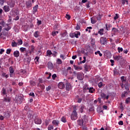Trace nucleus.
Instances as JSON below:
<instances>
[{"label": "nucleus", "instance_id": "obj_1", "mask_svg": "<svg viewBox=\"0 0 130 130\" xmlns=\"http://www.w3.org/2000/svg\"><path fill=\"white\" fill-rule=\"evenodd\" d=\"M77 108L78 106H73L72 113L71 115L72 120H76V119H78V112H77V110H78Z\"/></svg>", "mask_w": 130, "mask_h": 130}, {"label": "nucleus", "instance_id": "obj_2", "mask_svg": "<svg viewBox=\"0 0 130 130\" xmlns=\"http://www.w3.org/2000/svg\"><path fill=\"white\" fill-rule=\"evenodd\" d=\"M15 4L16 2H15V0H9L7 3L8 6H9L10 8H14Z\"/></svg>", "mask_w": 130, "mask_h": 130}, {"label": "nucleus", "instance_id": "obj_3", "mask_svg": "<svg viewBox=\"0 0 130 130\" xmlns=\"http://www.w3.org/2000/svg\"><path fill=\"white\" fill-rule=\"evenodd\" d=\"M82 119L83 121L84 125H86L88 121H89V117L86 116V115H85L83 117H82Z\"/></svg>", "mask_w": 130, "mask_h": 130}, {"label": "nucleus", "instance_id": "obj_4", "mask_svg": "<svg viewBox=\"0 0 130 130\" xmlns=\"http://www.w3.org/2000/svg\"><path fill=\"white\" fill-rule=\"evenodd\" d=\"M107 42V39H106V37H103L100 38L101 44L103 45H105V44Z\"/></svg>", "mask_w": 130, "mask_h": 130}, {"label": "nucleus", "instance_id": "obj_5", "mask_svg": "<svg viewBox=\"0 0 130 130\" xmlns=\"http://www.w3.org/2000/svg\"><path fill=\"white\" fill-rule=\"evenodd\" d=\"M26 9H30V8H32V1H28L26 2L25 4Z\"/></svg>", "mask_w": 130, "mask_h": 130}, {"label": "nucleus", "instance_id": "obj_6", "mask_svg": "<svg viewBox=\"0 0 130 130\" xmlns=\"http://www.w3.org/2000/svg\"><path fill=\"white\" fill-rule=\"evenodd\" d=\"M85 109H86V106H85V105H80L79 107V112H80V113H83Z\"/></svg>", "mask_w": 130, "mask_h": 130}, {"label": "nucleus", "instance_id": "obj_7", "mask_svg": "<svg viewBox=\"0 0 130 130\" xmlns=\"http://www.w3.org/2000/svg\"><path fill=\"white\" fill-rule=\"evenodd\" d=\"M77 78L80 81H82L83 79H84V76H83V74L81 73H78L77 74Z\"/></svg>", "mask_w": 130, "mask_h": 130}, {"label": "nucleus", "instance_id": "obj_8", "mask_svg": "<svg viewBox=\"0 0 130 130\" xmlns=\"http://www.w3.org/2000/svg\"><path fill=\"white\" fill-rule=\"evenodd\" d=\"M11 98L10 96H8V95H6V97L4 98V99L3 100V101H4V102H8L10 103L11 102Z\"/></svg>", "mask_w": 130, "mask_h": 130}, {"label": "nucleus", "instance_id": "obj_9", "mask_svg": "<svg viewBox=\"0 0 130 130\" xmlns=\"http://www.w3.org/2000/svg\"><path fill=\"white\" fill-rule=\"evenodd\" d=\"M3 10L5 13H8V12H10L11 9H10V7L9 5H6L3 7Z\"/></svg>", "mask_w": 130, "mask_h": 130}, {"label": "nucleus", "instance_id": "obj_10", "mask_svg": "<svg viewBox=\"0 0 130 130\" xmlns=\"http://www.w3.org/2000/svg\"><path fill=\"white\" fill-rule=\"evenodd\" d=\"M42 122V121L41 120V119L39 118H36L35 119V123L36 124H41Z\"/></svg>", "mask_w": 130, "mask_h": 130}, {"label": "nucleus", "instance_id": "obj_11", "mask_svg": "<svg viewBox=\"0 0 130 130\" xmlns=\"http://www.w3.org/2000/svg\"><path fill=\"white\" fill-rule=\"evenodd\" d=\"M52 123L54 126H57L59 124V121L58 120H53Z\"/></svg>", "mask_w": 130, "mask_h": 130}, {"label": "nucleus", "instance_id": "obj_12", "mask_svg": "<svg viewBox=\"0 0 130 130\" xmlns=\"http://www.w3.org/2000/svg\"><path fill=\"white\" fill-rule=\"evenodd\" d=\"M37 12H38V5H37L35 7H33L32 14L34 15H35V13Z\"/></svg>", "mask_w": 130, "mask_h": 130}, {"label": "nucleus", "instance_id": "obj_13", "mask_svg": "<svg viewBox=\"0 0 130 130\" xmlns=\"http://www.w3.org/2000/svg\"><path fill=\"white\" fill-rule=\"evenodd\" d=\"M66 90H67V91H70V90H72V85H71V83H67Z\"/></svg>", "mask_w": 130, "mask_h": 130}, {"label": "nucleus", "instance_id": "obj_14", "mask_svg": "<svg viewBox=\"0 0 130 130\" xmlns=\"http://www.w3.org/2000/svg\"><path fill=\"white\" fill-rule=\"evenodd\" d=\"M84 69H85V71H86V72H89V71H90V70H91V67L89 65L85 64H84Z\"/></svg>", "mask_w": 130, "mask_h": 130}, {"label": "nucleus", "instance_id": "obj_15", "mask_svg": "<svg viewBox=\"0 0 130 130\" xmlns=\"http://www.w3.org/2000/svg\"><path fill=\"white\" fill-rule=\"evenodd\" d=\"M58 87L59 89H64V84L62 82H60L58 84Z\"/></svg>", "mask_w": 130, "mask_h": 130}, {"label": "nucleus", "instance_id": "obj_16", "mask_svg": "<svg viewBox=\"0 0 130 130\" xmlns=\"http://www.w3.org/2000/svg\"><path fill=\"white\" fill-rule=\"evenodd\" d=\"M101 97L103 99H107V100L108 99V98H109V95H107L106 96V94H105V93H102L101 94Z\"/></svg>", "mask_w": 130, "mask_h": 130}, {"label": "nucleus", "instance_id": "obj_17", "mask_svg": "<svg viewBox=\"0 0 130 130\" xmlns=\"http://www.w3.org/2000/svg\"><path fill=\"white\" fill-rule=\"evenodd\" d=\"M15 99L18 104H21V103H22V98H21V97H16Z\"/></svg>", "mask_w": 130, "mask_h": 130}, {"label": "nucleus", "instance_id": "obj_18", "mask_svg": "<svg viewBox=\"0 0 130 130\" xmlns=\"http://www.w3.org/2000/svg\"><path fill=\"white\" fill-rule=\"evenodd\" d=\"M77 123L78 125H80V126H83V125H84V122L82 119L81 120V119L78 120L77 121Z\"/></svg>", "mask_w": 130, "mask_h": 130}, {"label": "nucleus", "instance_id": "obj_19", "mask_svg": "<svg viewBox=\"0 0 130 130\" xmlns=\"http://www.w3.org/2000/svg\"><path fill=\"white\" fill-rule=\"evenodd\" d=\"M13 55L15 57H19L20 56V52L19 51H15L13 53Z\"/></svg>", "mask_w": 130, "mask_h": 130}, {"label": "nucleus", "instance_id": "obj_20", "mask_svg": "<svg viewBox=\"0 0 130 130\" xmlns=\"http://www.w3.org/2000/svg\"><path fill=\"white\" fill-rule=\"evenodd\" d=\"M96 17L93 16V17L91 18V22L92 24H95L97 20H96Z\"/></svg>", "mask_w": 130, "mask_h": 130}, {"label": "nucleus", "instance_id": "obj_21", "mask_svg": "<svg viewBox=\"0 0 130 130\" xmlns=\"http://www.w3.org/2000/svg\"><path fill=\"white\" fill-rule=\"evenodd\" d=\"M34 36L36 38H38V37H40V31H35L34 34Z\"/></svg>", "mask_w": 130, "mask_h": 130}, {"label": "nucleus", "instance_id": "obj_22", "mask_svg": "<svg viewBox=\"0 0 130 130\" xmlns=\"http://www.w3.org/2000/svg\"><path fill=\"white\" fill-rule=\"evenodd\" d=\"M74 68L76 71H81V70H82L81 67L77 66L76 65H74Z\"/></svg>", "mask_w": 130, "mask_h": 130}, {"label": "nucleus", "instance_id": "obj_23", "mask_svg": "<svg viewBox=\"0 0 130 130\" xmlns=\"http://www.w3.org/2000/svg\"><path fill=\"white\" fill-rule=\"evenodd\" d=\"M74 35L76 38H79V36H81V33L80 32V31H75L74 32Z\"/></svg>", "mask_w": 130, "mask_h": 130}, {"label": "nucleus", "instance_id": "obj_24", "mask_svg": "<svg viewBox=\"0 0 130 130\" xmlns=\"http://www.w3.org/2000/svg\"><path fill=\"white\" fill-rule=\"evenodd\" d=\"M34 50H35V47H34L33 45L31 46L30 51H29L30 54H31V53H34Z\"/></svg>", "mask_w": 130, "mask_h": 130}, {"label": "nucleus", "instance_id": "obj_25", "mask_svg": "<svg viewBox=\"0 0 130 130\" xmlns=\"http://www.w3.org/2000/svg\"><path fill=\"white\" fill-rule=\"evenodd\" d=\"M48 69H50V70H52L53 68V64H52V63L51 62H49L48 63Z\"/></svg>", "mask_w": 130, "mask_h": 130}, {"label": "nucleus", "instance_id": "obj_26", "mask_svg": "<svg viewBox=\"0 0 130 130\" xmlns=\"http://www.w3.org/2000/svg\"><path fill=\"white\" fill-rule=\"evenodd\" d=\"M89 87H88V85L85 84L83 86V91L84 92H86L87 90H89Z\"/></svg>", "mask_w": 130, "mask_h": 130}, {"label": "nucleus", "instance_id": "obj_27", "mask_svg": "<svg viewBox=\"0 0 130 130\" xmlns=\"http://www.w3.org/2000/svg\"><path fill=\"white\" fill-rule=\"evenodd\" d=\"M121 81L122 82V83L123 84L124 83H125L126 81V78H125V77L122 76L121 77Z\"/></svg>", "mask_w": 130, "mask_h": 130}, {"label": "nucleus", "instance_id": "obj_28", "mask_svg": "<svg viewBox=\"0 0 130 130\" xmlns=\"http://www.w3.org/2000/svg\"><path fill=\"white\" fill-rule=\"evenodd\" d=\"M88 90L89 93H94V92H95V88L93 87H89Z\"/></svg>", "mask_w": 130, "mask_h": 130}, {"label": "nucleus", "instance_id": "obj_29", "mask_svg": "<svg viewBox=\"0 0 130 130\" xmlns=\"http://www.w3.org/2000/svg\"><path fill=\"white\" fill-rule=\"evenodd\" d=\"M11 45L12 47H17L18 44H17V43H16V42H15L14 41H13V42H12Z\"/></svg>", "mask_w": 130, "mask_h": 130}, {"label": "nucleus", "instance_id": "obj_30", "mask_svg": "<svg viewBox=\"0 0 130 130\" xmlns=\"http://www.w3.org/2000/svg\"><path fill=\"white\" fill-rule=\"evenodd\" d=\"M9 72L10 74H14L15 70H14L13 67L11 66L9 68Z\"/></svg>", "mask_w": 130, "mask_h": 130}, {"label": "nucleus", "instance_id": "obj_31", "mask_svg": "<svg viewBox=\"0 0 130 130\" xmlns=\"http://www.w3.org/2000/svg\"><path fill=\"white\" fill-rule=\"evenodd\" d=\"M38 87H40L42 90H43V89L45 88V86H44L43 84H40V83L38 84Z\"/></svg>", "mask_w": 130, "mask_h": 130}, {"label": "nucleus", "instance_id": "obj_32", "mask_svg": "<svg viewBox=\"0 0 130 130\" xmlns=\"http://www.w3.org/2000/svg\"><path fill=\"white\" fill-rule=\"evenodd\" d=\"M104 32V29L102 28L99 30L98 31V34L100 35H103V32Z\"/></svg>", "mask_w": 130, "mask_h": 130}, {"label": "nucleus", "instance_id": "obj_33", "mask_svg": "<svg viewBox=\"0 0 130 130\" xmlns=\"http://www.w3.org/2000/svg\"><path fill=\"white\" fill-rule=\"evenodd\" d=\"M52 54V52L50 50H48L47 51V56H50Z\"/></svg>", "mask_w": 130, "mask_h": 130}, {"label": "nucleus", "instance_id": "obj_34", "mask_svg": "<svg viewBox=\"0 0 130 130\" xmlns=\"http://www.w3.org/2000/svg\"><path fill=\"white\" fill-rule=\"evenodd\" d=\"M121 58V56H115L114 57L115 60H119Z\"/></svg>", "mask_w": 130, "mask_h": 130}, {"label": "nucleus", "instance_id": "obj_35", "mask_svg": "<svg viewBox=\"0 0 130 130\" xmlns=\"http://www.w3.org/2000/svg\"><path fill=\"white\" fill-rule=\"evenodd\" d=\"M2 76L3 78H6V79H8L9 78V75H7L5 73H3L2 74Z\"/></svg>", "mask_w": 130, "mask_h": 130}, {"label": "nucleus", "instance_id": "obj_36", "mask_svg": "<svg viewBox=\"0 0 130 130\" xmlns=\"http://www.w3.org/2000/svg\"><path fill=\"white\" fill-rule=\"evenodd\" d=\"M91 29H92V27H91V26L87 27L86 28L85 30L86 31V32H88V33H90L91 32V30H90Z\"/></svg>", "mask_w": 130, "mask_h": 130}, {"label": "nucleus", "instance_id": "obj_37", "mask_svg": "<svg viewBox=\"0 0 130 130\" xmlns=\"http://www.w3.org/2000/svg\"><path fill=\"white\" fill-rule=\"evenodd\" d=\"M56 63L58 64H61V63H62V61H61V60L59 58H58L56 60Z\"/></svg>", "mask_w": 130, "mask_h": 130}, {"label": "nucleus", "instance_id": "obj_38", "mask_svg": "<svg viewBox=\"0 0 130 130\" xmlns=\"http://www.w3.org/2000/svg\"><path fill=\"white\" fill-rule=\"evenodd\" d=\"M49 122H50V119H46L45 120V125L46 126H47L49 124Z\"/></svg>", "mask_w": 130, "mask_h": 130}, {"label": "nucleus", "instance_id": "obj_39", "mask_svg": "<svg viewBox=\"0 0 130 130\" xmlns=\"http://www.w3.org/2000/svg\"><path fill=\"white\" fill-rule=\"evenodd\" d=\"M2 93L3 95H6L7 94V91L6 90V88H5V87H3L2 89Z\"/></svg>", "mask_w": 130, "mask_h": 130}, {"label": "nucleus", "instance_id": "obj_40", "mask_svg": "<svg viewBox=\"0 0 130 130\" xmlns=\"http://www.w3.org/2000/svg\"><path fill=\"white\" fill-rule=\"evenodd\" d=\"M23 44V41L22 39H19L18 40V45H22Z\"/></svg>", "mask_w": 130, "mask_h": 130}, {"label": "nucleus", "instance_id": "obj_41", "mask_svg": "<svg viewBox=\"0 0 130 130\" xmlns=\"http://www.w3.org/2000/svg\"><path fill=\"white\" fill-rule=\"evenodd\" d=\"M0 25H2V26H3V27H4L5 25H6V23L5 22V21L0 20Z\"/></svg>", "mask_w": 130, "mask_h": 130}, {"label": "nucleus", "instance_id": "obj_42", "mask_svg": "<svg viewBox=\"0 0 130 130\" xmlns=\"http://www.w3.org/2000/svg\"><path fill=\"white\" fill-rule=\"evenodd\" d=\"M122 5H125V3H126V5H128V1L127 0H121Z\"/></svg>", "mask_w": 130, "mask_h": 130}, {"label": "nucleus", "instance_id": "obj_43", "mask_svg": "<svg viewBox=\"0 0 130 130\" xmlns=\"http://www.w3.org/2000/svg\"><path fill=\"white\" fill-rule=\"evenodd\" d=\"M30 83L32 87H33V86H36V83L35 81H30Z\"/></svg>", "mask_w": 130, "mask_h": 130}, {"label": "nucleus", "instance_id": "obj_44", "mask_svg": "<svg viewBox=\"0 0 130 130\" xmlns=\"http://www.w3.org/2000/svg\"><path fill=\"white\" fill-rule=\"evenodd\" d=\"M118 51L119 53H120L121 52H122V51H123V49L119 47H118Z\"/></svg>", "mask_w": 130, "mask_h": 130}, {"label": "nucleus", "instance_id": "obj_45", "mask_svg": "<svg viewBox=\"0 0 130 130\" xmlns=\"http://www.w3.org/2000/svg\"><path fill=\"white\" fill-rule=\"evenodd\" d=\"M52 129H53V125H49L48 127V130H52Z\"/></svg>", "mask_w": 130, "mask_h": 130}, {"label": "nucleus", "instance_id": "obj_46", "mask_svg": "<svg viewBox=\"0 0 130 130\" xmlns=\"http://www.w3.org/2000/svg\"><path fill=\"white\" fill-rule=\"evenodd\" d=\"M35 61L37 63L39 62V56H36L35 58Z\"/></svg>", "mask_w": 130, "mask_h": 130}, {"label": "nucleus", "instance_id": "obj_47", "mask_svg": "<svg viewBox=\"0 0 130 130\" xmlns=\"http://www.w3.org/2000/svg\"><path fill=\"white\" fill-rule=\"evenodd\" d=\"M94 53L95 55L99 54L100 56H102V53L100 52V51H98L96 52H95Z\"/></svg>", "mask_w": 130, "mask_h": 130}, {"label": "nucleus", "instance_id": "obj_48", "mask_svg": "<svg viewBox=\"0 0 130 130\" xmlns=\"http://www.w3.org/2000/svg\"><path fill=\"white\" fill-rule=\"evenodd\" d=\"M20 50L21 52H24V51H26V48L21 47L20 48Z\"/></svg>", "mask_w": 130, "mask_h": 130}, {"label": "nucleus", "instance_id": "obj_49", "mask_svg": "<svg viewBox=\"0 0 130 130\" xmlns=\"http://www.w3.org/2000/svg\"><path fill=\"white\" fill-rule=\"evenodd\" d=\"M112 30H113V32H114V33H116L117 32H118V29H117L115 27L113 28Z\"/></svg>", "mask_w": 130, "mask_h": 130}, {"label": "nucleus", "instance_id": "obj_50", "mask_svg": "<svg viewBox=\"0 0 130 130\" xmlns=\"http://www.w3.org/2000/svg\"><path fill=\"white\" fill-rule=\"evenodd\" d=\"M118 18H119V16H118V14L116 13L115 14V16L114 17V19L115 20H117V19H118Z\"/></svg>", "mask_w": 130, "mask_h": 130}, {"label": "nucleus", "instance_id": "obj_51", "mask_svg": "<svg viewBox=\"0 0 130 130\" xmlns=\"http://www.w3.org/2000/svg\"><path fill=\"white\" fill-rule=\"evenodd\" d=\"M130 102V98H128L125 100V103L126 104H128Z\"/></svg>", "mask_w": 130, "mask_h": 130}, {"label": "nucleus", "instance_id": "obj_52", "mask_svg": "<svg viewBox=\"0 0 130 130\" xmlns=\"http://www.w3.org/2000/svg\"><path fill=\"white\" fill-rule=\"evenodd\" d=\"M52 54L54 56V57H55L56 56V54H57V52H56V51H54Z\"/></svg>", "mask_w": 130, "mask_h": 130}, {"label": "nucleus", "instance_id": "obj_53", "mask_svg": "<svg viewBox=\"0 0 130 130\" xmlns=\"http://www.w3.org/2000/svg\"><path fill=\"white\" fill-rule=\"evenodd\" d=\"M11 51H12V49H8L6 51V53L7 54H10L11 53Z\"/></svg>", "mask_w": 130, "mask_h": 130}, {"label": "nucleus", "instance_id": "obj_54", "mask_svg": "<svg viewBox=\"0 0 130 130\" xmlns=\"http://www.w3.org/2000/svg\"><path fill=\"white\" fill-rule=\"evenodd\" d=\"M98 86L99 88H101L102 86H103V83H102V82H100V83H99Z\"/></svg>", "mask_w": 130, "mask_h": 130}, {"label": "nucleus", "instance_id": "obj_55", "mask_svg": "<svg viewBox=\"0 0 130 130\" xmlns=\"http://www.w3.org/2000/svg\"><path fill=\"white\" fill-rule=\"evenodd\" d=\"M58 34V31H53L52 32V36H55V35H56V34Z\"/></svg>", "mask_w": 130, "mask_h": 130}, {"label": "nucleus", "instance_id": "obj_56", "mask_svg": "<svg viewBox=\"0 0 130 130\" xmlns=\"http://www.w3.org/2000/svg\"><path fill=\"white\" fill-rule=\"evenodd\" d=\"M83 61H81L80 62V63H85V62H86V57L85 56H84L83 57Z\"/></svg>", "mask_w": 130, "mask_h": 130}, {"label": "nucleus", "instance_id": "obj_57", "mask_svg": "<svg viewBox=\"0 0 130 130\" xmlns=\"http://www.w3.org/2000/svg\"><path fill=\"white\" fill-rule=\"evenodd\" d=\"M66 18L67 19V20H70L71 19V15L66 14Z\"/></svg>", "mask_w": 130, "mask_h": 130}, {"label": "nucleus", "instance_id": "obj_58", "mask_svg": "<svg viewBox=\"0 0 130 130\" xmlns=\"http://www.w3.org/2000/svg\"><path fill=\"white\" fill-rule=\"evenodd\" d=\"M70 37H71V38H75V32L74 33H71L70 34Z\"/></svg>", "mask_w": 130, "mask_h": 130}, {"label": "nucleus", "instance_id": "obj_59", "mask_svg": "<svg viewBox=\"0 0 130 130\" xmlns=\"http://www.w3.org/2000/svg\"><path fill=\"white\" fill-rule=\"evenodd\" d=\"M61 121H62V122H67V120L66 119V117H62L61 118Z\"/></svg>", "mask_w": 130, "mask_h": 130}, {"label": "nucleus", "instance_id": "obj_60", "mask_svg": "<svg viewBox=\"0 0 130 130\" xmlns=\"http://www.w3.org/2000/svg\"><path fill=\"white\" fill-rule=\"evenodd\" d=\"M110 61L111 63V66H112V67H113V66H114V61L112 59H111Z\"/></svg>", "mask_w": 130, "mask_h": 130}, {"label": "nucleus", "instance_id": "obj_61", "mask_svg": "<svg viewBox=\"0 0 130 130\" xmlns=\"http://www.w3.org/2000/svg\"><path fill=\"white\" fill-rule=\"evenodd\" d=\"M56 77H57L56 76V74H54L52 76V78L53 79V80H55V78H56Z\"/></svg>", "mask_w": 130, "mask_h": 130}, {"label": "nucleus", "instance_id": "obj_62", "mask_svg": "<svg viewBox=\"0 0 130 130\" xmlns=\"http://www.w3.org/2000/svg\"><path fill=\"white\" fill-rule=\"evenodd\" d=\"M101 18H102L101 15H99L98 16V17H96V19L98 21H99V20H101Z\"/></svg>", "mask_w": 130, "mask_h": 130}, {"label": "nucleus", "instance_id": "obj_63", "mask_svg": "<svg viewBox=\"0 0 130 130\" xmlns=\"http://www.w3.org/2000/svg\"><path fill=\"white\" fill-rule=\"evenodd\" d=\"M75 29L76 30H80V25L77 24V26H76Z\"/></svg>", "mask_w": 130, "mask_h": 130}, {"label": "nucleus", "instance_id": "obj_64", "mask_svg": "<svg viewBox=\"0 0 130 130\" xmlns=\"http://www.w3.org/2000/svg\"><path fill=\"white\" fill-rule=\"evenodd\" d=\"M85 125H84V126H83V127H82V129H83V130H88L87 129V126H85Z\"/></svg>", "mask_w": 130, "mask_h": 130}]
</instances>
